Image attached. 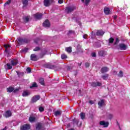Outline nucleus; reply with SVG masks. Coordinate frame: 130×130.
<instances>
[{
    "mask_svg": "<svg viewBox=\"0 0 130 130\" xmlns=\"http://www.w3.org/2000/svg\"><path fill=\"white\" fill-rule=\"evenodd\" d=\"M30 126L28 124H26L23 125L21 127L20 130H28L30 129Z\"/></svg>",
    "mask_w": 130,
    "mask_h": 130,
    "instance_id": "6",
    "label": "nucleus"
},
{
    "mask_svg": "<svg viewBox=\"0 0 130 130\" xmlns=\"http://www.w3.org/2000/svg\"><path fill=\"white\" fill-rule=\"evenodd\" d=\"M26 72H27V74H30V73H31V68H28L26 69Z\"/></svg>",
    "mask_w": 130,
    "mask_h": 130,
    "instance_id": "37",
    "label": "nucleus"
},
{
    "mask_svg": "<svg viewBox=\"0 0 130 130\" xmlns=\"http://www.w3.org/2000/svg\"><path fill=\"white\" fill-rule=\"evenodd\" d=\"M66 50L69 53H71L72 52V47H68L66 48Z\"/></svg>",
    "mask_w": 130,
    "mask_h": 130,
    "instance_id": "26",
    "label": "nucleus"
},
{
    "mask_svg": "<svg viewBox=\"0 0 130 130\" xmlns=\"http://www.w3.org/2000/svg\"><path fill=\"white\" fill-rule=\"evenodd\" d=\"M86 116V114L84 113H81L80 114V117L81 119H84L85 118V117Z\"/></svg>",
    "mask_w": 130,
    "mask_h": 130,
    "instance_id": "31",
    "label": "nucleus"
},
{
    "mask_svg": "<svg viewBox=\"0 0 130 130\" xmlns=\"http://www.w3.org/2000/svg\"><path fill=\"white\" fill-rule=\"evenodd\" d=\"M118 47L120 50H126L127 49V45L124 43H120L119 44Z\"/></svg>",
    "mask_w": 130,
    "mask_h": 130,
    "instance_id": "1",
    "label": "nucleus"
},
{
    "mask_svg": "<svg viewBox=\"0 0 130 130\" xmlns=\"http://www.w3.org/2000/svg\"><path fill=\"white\" fill-rule=\"evenodd\" d=\"M11 2V0H9L7 2H6L4 6H7V5H10V3Z\"/></svg>",
    "mask_w": 130,
    "mask_h": 130,
    "instance_id": "39",
    "label": "nucleus"
},
{
    "mask_svg": "<svg viewBox=\"0 0 130 130\" xmlns=\"http://www.w3.org/2000/svg\"><path fill=\"white\" fill-rule=\"evenodd\" d=\"M117 125H118L119 128H120V126H119V123H118V122H117Z\"/></svg>",
    "mask_w": 130,
    "mask_h": 130,
    "instance_id": "53",
    "label": "nucleus"
},
{
    "mask_svg": "<svg viewBox=\"0 0 130 130\" xmlns=\"http://www.w3.org/2000/svg\"><path fill=\"white\" fill-rule=\"evenodd\" d=\"M35 19H41L42 17V14L37 13L34 15Z\"/></svg>",
    "mask_w": 130,
    "mask_h": 130,
    "instance_id": "17",
    "label": "nucleus"
},
{
    "mask_svg": "<svg viewBox=\"0 0 130 130\" xmlns=\"http://www.w3.org/2000/svg\"><path fill=\"white\" fill-rule=\"evenodd\" d=\"M7 69L8 70H11L12 69V65L10 63H7V65H5V69Z\"/></svg>",
    "mask_w": 130,
    "mask_h": 130,
    "instance_id": "21",
    "label": "nucleus"
},
{
    "mask_svg": "<svg viewBox=\"0 0 130 130\" xmlns=\"http://www.w3.org/2000/svg\"><path fill=\"white\" fill-rule=\"evenodd\" d=\"M104 35V31L103 30H96L95 35L96 36H102Z\"/></svg>",
    "mask_w": 130,
    "mask_h": 130,
    "instance_id": "9",
    "label": "nucleus"
},
{
    "mask_svg": "<svg viewBox=\"0 0 130 130\" xmlns=\"http://www.w3.org/2000/svg\"><path fill=\"white\" fill-rule=\"evenodd\" d=\"M4 115L6 117H10V116H12V112L10 111H7Z\"/></svg>",
    "mask_w": 130,
    "mask_h": 130,
    "instance_id": "16",
    "label": "nucleus"
},
{
    "mask_svg": "<svg viewBox=\"0 0 130 130\" xmlns=\"http://www.w3.org/2000/svg\"><path fill=\"white\" fill-rule=\"evenodd\" d=\"M39 99H40V95H37L34 96L31 99V103H35V102H37Z\"/></svg>",
    "mask_w": 130,
    "mask_h": 130,
    "instance_id": "3",
    "label": "nucleus"
},
{
    "mask_svg": "<svg viewBox=\"0 0 130 130\" xmlns=\"http://www.w3.org/2000/svg\"><path fill=\"white\" fill-rule=\"evenodd\" d=\"M46 68H47V69H54V66L48 64L46 66Z\"/></svg>",
    "mask_w": 130,
    "mask_h": 130,
    "instance_id": "30",
    "label": "nucleus"
},
{
    "mask_svg": "<svg viewBox=\"0 0 130 130\" xmlns=\"http://www.w3.org/2000/svg\"><path fill=\"white\" fill-rule=\"evenodd\" d=\"M91 55L93 57H95L96 56V53H92Z\"/></svg>",
    "mask_w": 130,
    "mask_h": 130,
    "instance_id": "44",
    "label": "nucleus"
},
{
    "mask_svg": "<svg viewBox=\"0 0 130 130\" xmlns=\"http://www.w3.org/2000/svg\"><path fill=\"white\" fill-rule=\"evenodd\" d=\"M116 74H117V72L115 71H114L113 73V75H116Z\"/></svg>",
    "mask_w": 130,
    "mask_h": 130,
    "instance_id": "51",
    "label": "nucleus"
},
{
    "mask_svg": "<svg viewBox=\"0 0 130 130\" xmlns=\"http://www.w3.org/2000/svg\"><path fill=\"white\" fill-rule=\"evenodd\" d=\"M107 116L109 119H111L113 117V115H112V114L108 113Z\"/></svg>",
    "mask_w": 130,
    "mask_h": 130,
    "instance_id": "24",
    "label": "nucleus"
},
{
    "mask_svg": "<svg viewBox=\"0 0 130 130\" xmlns=\"http://www.w3.org/2000/svg\"><path fill=\"white\" fill-rule=\"evenodd\" d=\"M7 91L9 93H11V92H13V91H14V88L12 87H9L8 88H7Z\"/></svg>",
    "mask_w": 130,
    "mask_h": 130,
    "instance_id": "23",
    "label": "nucleus"
},
{
    "mask_svg": "<svg viewBox=\"0 0 130 130\" xmlns=\"http://www.w3.org/2000/svg\"><path fill=\"white\" fill-rule=\"evenodd\" d=\"M17 63H18V60L14 59L11 60L12 66H17Z\"/></svg>",
    "mask_w": 130,
    "mask_h": 130,
    "instance_id": "20",
    "label": "nucleus"
},
{
    "mask_svg": "<svg viewBox=\"0 0 130 130\" xmlns=\"http://www.w3.org/2000/svg\"><path fill=\"white\" fill-rule=\"evenodd\" d=\"M43 26L44 27H46V28L50 27V23L49 22V21L46 20L43 23Z\"/></svg>",
    "mask_w": 130,
    "mask_h": 130,
    "instance_id": "8",
    "label": "nucleus"
},
{
    "mask_svg": "<svg viewBox=\"0 0 130 130\" xmlns=\"http://www.w3.org/2000/svg\"><path fill=\"white\" fill-rule=\"evenodd\" d=\"M82 3H85V0H81Z\"/></svg>",
    "mask_w": 130,
    "mask_h": 130,
    "instance_id": "57",
    "label": "nucleus"
},
{
    "mask_svg": "<svg viewBox=\"0 0 130 130\" xmlns=\"http://www.w3.org/2000/svg\"><path fill=\"white\" fill-rule=\"evenodd\" d=\"M101 85H102V84L98 82H94L91 83V86H92V87H100Z\"/></svg>",
    "mask_w": 130,
    "mask_h": 130,
    "instance_id": "7",
    "label": "nucleus"
},
{
    "mask_svg": "<svg viewBox=\"0 0 130 130\" xmlns=\"http://www.w3.org/2000/svg\"><path fill=\"white\" fill-rule=\"evenodd\" d=\"M19 91V89H15V90H14V92H17V91Z\"/></svg>",
    "mask_w": 130,
    "mask_h": 130,
    "instance_id": "54",
    "label": "nucleus"
},
{
    "mask_svg": "<svg viewBox=\"0 0 130 130\" xmlns=\"http://www.w3.org/2000/svg\"><path fill=\"white\" fill-rule=\"evenodd\" d=\"M90 2H91V0H85V5H86L87 6V5H88V4L90 3Z\"/></svg>",
    "mask_w": 130,
    "mask_h": 130,
    "instance_id": "41",
    "label": "nucleus"
},
{
    "mask_svg": "<svg viewBox=\"0 0 130 130\" xmlns=\"http://www.w3.org/2000/svg\"><path fill=\"white\" fill-rule=\"evenodd\" d=\"M118 77H119V78H122L123 77V73H122V71H119V74H118Z\"/></svg>",
    "mask_w": 130,
    "mask_h": 130,
    "instance_id": "25",
    "label": "nucleus"
},
{
    "mask_svg": "<svg viewBox=\"0 0 130 130\" xmlns=\"http://www.w3.org/2000/svg\"><path fill=\"white\" fill-rule=\"evenodd\" d=\"M37 87V84H36V83H34L32 84V86H30V88H33V87Z\"/></svg>",
    "mask_w": 130,
    "mask_h": 130,
    "instance_id": "36",
    "label": "nucleus"
},
{
    "mask_svg": "<svg viewBox=\"0 0 130 130\" xmlns=\"http://www.w3.org/2000/svg\"><path fill=\"white\" fill-rule=\"evenodd\" d=\"M30 94H31L30 91H29L28 90H25L23 91V92L22 93V96H23V97H27V96H29V95H30Z\"/></svg>",
    "mask_w": 130,
    "mask_h": 130,
    "instance_id": "10",
    "label": "nucleus"
},
{
    "mask_svg": "<svg viewBox=\"0 0 130 130\" xmlns=\"http://www.w3.org/2000/svg\"><path fill=\"white\" fill-rule=\"evenodd\" d=\"M75 10V7H67L66 8V11L68 12V13H71V12H73Z\"/></svg>",
    "mask_w": 130,
    "mask_h": 130,
    "instance_id": "13",
    "label": "nucleus"
},
{
    "mask_svg": "<svg viewBox=\"0 0 130 130\" xmlns=\"http://www.w3.org/2000/svg\"><path fill=\"white\" fill-rule=\"evenodd\" d=\"M81 64H82L81 63H80V64H79V66H81Z\"/></svg>",
    "mask_w": 130,
    "mask_h": 130,
    "instance_id": "60",
    "label": "nucleus"
},
{
    "mask_svg": "<svg viewBox=\"0 0 130 130\" xmlns=\"http://www.w3.org/2000/svg\"><path fill=\"white\" fill-rule=\"evenodd\" d=\"M104 13L106 15H109L110 14V9L108 7H105L104 8Z\"/></svg>",
    "mask_w": 130,
    "mask_h": 130,
    "instance_id": "11",
    "label": "nucleus"
},
{
    "mask_svg": "<svg viewBox=\"0 0 130 130\" xmlns=\"http://www.w3.org/2000/svg\"><path fill=\"white\" fill-rule=\"evenodd\" d=\"M25 20L26 22H28V21H29V17H25Z\"/></svg>",
    "mask_w": 130,
    "mask_h": 130,
    "instance_id": "45",
    "label": "nucleus"
},
{
    "mask_svg": "<svg viewBox=\"0 0 130 130\" xmlns=\"http://www.w3.org/2000/svg\"><path fill=\"white\" fill-rule=\"evenodd\" d=\"M100 125H103L104 127H108L109 125V122L105 121H102L100 122Z\"/></svg>",
    "mask_w": 130,
    "mask_h": 130,
    "instance_id": "5",
    "label": "nucleus"
},
{
    "mask_svg": "<svg viewBox=\"0 0 130 130\" xmlns=\"http://www.w3.org/2000/svg\"><path fill=\"white\" fill-rule=\"evenodd\" d=\"M87 35H84V36H83V38H84V39H87Z\"/></svg>",
    "mask_w": 130,
    "mask_h": 130,
    "instance_id": "49",
    "label": "nucleus"
},
{
    "mask_svg": "<svg viewBox=\"0 0 130 130\" xmlns=\"http://www.w3.org/2000/svg\"><path fill=\"white\" fill-rule=\"evenodd\" d=\"M53 2V0H44V6H45V7H49V6H50Z\"/></svg>",
    "mask_w": 130,
    "mask_h": 130,
    "instance_id": "2",
    "label": "nucleus"
},
{
    "mask_svg": "<svg viewBox=\"0 0 130 130\" xmlns=\"http://www.w3.org/2000/svg\"><path fill=\"white\" fill-rule=\"evenodd\" d=\"M89 66H90V63H88V62H87V63H85V67H86V68H89Z\"/></svg>",
    "mask_w": 130,
    "mask_h": 130,
    "instance_id": "42",
    "label": "nucleus"
},
{
    "mask_svg": "<svg viewBox=\"0 0 130 130\" xmlns=\"http://www.w3.org/2000/svg\"><path fill=\"white\" fill-rule=\"evenodd\" d=\"M17 74L19 77H21V75L22 74V73H19V72L18 71H17Z\"/></svg>",
    "mask_w": 130,
    "mask_h": 130,
    "instance_id": "47",
    "label": "nucleus"
},
{
    "mask_svg": "<svg viewBox=\"0 0 130 130\" xmlns=\"http://www.w3.org/2000/svg\"><path fill=\"white\" fill-rule=\"evenodd\" d=\"M99 54L100 56H103L105 54V52L104 51H101L99 52Z\"/></svg>",
    "mask_w": 130,
    "mask_h": 130,
    "instance_id": "27",
    "label": "nucleus"
},
{
    "mask_svg": "<svg viewBox=\"0 0 130 130\" xmlns=\"http://www.w3.org/2000/svg\"><path fill=\"white\" fill-rule=\"evenodd\" d=\"M40 83L42 85H44V79H43V78H41L40 79Z\"/></svg>",
    "mask_w": 130,
    "mask_h": 130,
    "instance_id": "34",
    "label": "nucleus"
},
{
    "mask_svg": "<svg viewBox=\"0 0 130 130\" xmlns=\"http://www.w3.org/2000/svg\"><path fill=\"white\" fill-rule=\"evenodd\" d=\"M2 130H7V127H5L4 128H3Z\"/></svg>",
    "mask_w": 130,
    "mask_h": 130,
    "instance_id": "56",
    "label": "nucleus"
},
{
    "mask_svg": "<svg viewBox=\"0 0 130 130\" xmlns=\"http://www.w3.org/2000/svg\"><path fill=\"white\" fill-rule=\"evenodd\" d=\"M109 71V69L107 67H103L101 69L102 73H106V72H108Z\"/></svg>",
    "mask_w": 130,
    "mask_h": 130,
    "instance_id": "19",
    "label": "nucleus"
},
{
    "mask_svg": "<svg viewBox=\"0 0 130 130\" xmlns=\"http://www.w3.org/2000/svg\"><path fill=\"white\" fill-rule=\"evenodd\" d=\"M108 74H106L104 76H102V78L104 80H105L106 81V80H107V79L108 78Z\"/></svg>",
    "mask_w": 130,
    "mask_h": 130,
    "instance_id": "32",
    "label": "nucleus"
},
{
    "mask_svg": "<svg viewBox=\"0 0 130 130\" xmlns=\"http://www.w3.org/2000/svg\"><path fill=\"white\" fill-rule=\"evenodd\" d=\"M4 47L6 48L5 52H8V48L11 47L10 45H4Z\"/></svg>",
    "mask_w": 130,
    "mask_h": 130,
    "instance_id": "29",
    "label": "nucleus"
},
{
    "mask_svg": "<svg viewBox=\"0 0 130 130\" xmlns=\"http://www.w3.org/2000/svg\"><path fill=\"white\" fill-rule=\"evenodd\" d=\"M39 110L40 112H42L44 111V108L42 107H40L39 108Z\"/></svg>",
    "mask_w": 130,
    "mask_h": 130,
    "instance_id": "35",
    "label": "nucleus"
},
{
    "mask_svg": "<svg viewBox=\"0 0 130 130\" xmlns=\"http://www.w3.org/2000/svg\"><path fill=\"white\" fill-rule=\"evenodd\" d=\"M31 60H34V61H36L37 60V56L36 54H31L30 56Z\"/></svg>",
    "mask_w": 130,
    "mask_h": 130,
    "instance_id": "14",
    "label": "nucleus"
},
{
    "mask_svg": "<svg viewBox=\"0 0 130 130\" xmlns=\"http://www.w3.org/2000/svg\"><path fill=\"white\" fill-rule=\"evenodd\" d=\"M89 103H90V104H93L94 103V102H93V101H89Z\"/></svg>",
    "mask_w": 130,
    "mask_h": 130,
    "instance_id": "52",
    "label": "nucleus"
},
{
    "mask_svg": "<svg viewBox=\"0 0 130 130\" xmlns=\"http://www.w3.org/2000/svg\"><path fill=\"white\" fill-rule=\"evenodd\" d=\"M62 3H63V0H59L58 1L59 4H62Z\"/></svg>",
    "mask_w": 130,
    "mask_h": 130,
    "instance_id": "46",
    "label": "nucleus"
},
{
    "mask_svg": "<svg viewBox=\"0 0 130 130\" xmlns=\"http://www.w3.org/2000/svg\"><path fill=\"white\" fill-rule=\"evenodd\" d=\"M119 42V40L118 38L116 39L115 44H117V43H118Z\"/></svg>",
    "mask_w": 130,
    "mask_h": 130,
    "instance_id": "43",
    "label": "nucleus"
},
{
    "mask_svg": "<svg viewBox=\"0 0 130 130\" xmlns=\"http://www.w3.org/2000/svg\"><path fill=\"white\" fill-rule=\"evenodd\" d=\"M35 42H36V43H38V42H37L36 41H35Z\"/></svg>",
    "mask_w": 130,
    "mask_h": 130,
    "instance_id": "58",
    "label": "nucleus"
},
{
    "mask_svg": "<svg viewBox=\"0 0 130 130\" xmlns=\"http://www.w3.org/2000/svg\"><path fill=\"white\" fill-rule=\"evenodd\" d=\"M36 130H42V125L40 123H38L37 124L36 127Z\"/></svg>",
    "mask_w": 130,
    "mask_h": 130,
    "instance_id": "12",
    "label": "nucleus"
},
{
    "mask_svg": "<svg viewBox=\"0 0 130 130\" xmlns=\"http://www.w3.org/2000/svg\"><path fill=\"white\" fill-rule=\"evenodd\" d=\"M39 49H40L39 48V47H36V48H35V49H34V51H38V50H39Z\"/></svg>",
    "mask_w": 130,
    "mask_h": 130,
    "instance_id": "40",
    "label": "nucleus"
},
{
    "mask_svg": "<svg viewBox=\"0 0 130 130\" xmlns=\"http://www.w3.org/2000/svg\"><path fill=\"white\" fill-rule=\"evenodd\" d=\"M71 32H72V31H69V33H71Z\"/></svg>",
    "mask_w": 130,
    "mask_h": 130,
    "instance_id": "59",
    "label": "nucleus"
},
{
    "mask_svg": "<svg viewBox=\"0 0 130 130\" xmlns=\"http://www.w3.org/2000/svg\"><path fill=\"white\" fill-rule=\"evenodd\" d=\"M36 119V118L34 116H30L29 118V121L30 122H34Z\"/></svg>",
    "mask_w": 130,
    "mask_h": 130,
    "instance_id": "18",
    "label": "nucleus"
},
{
    "mask_svg": "<svg viewBox=\"0 0 130 130\" xmlns=\"http://www.w3.org/2000/svg\"><path fill=\"white\" fill-rule=\"evenodd\" d=\"M22 4L23 5V7H26V6L28 5V0H22Z\"/></svg>",
    "mask_w": 130,
    "mask_h": 130,
    "instance_id": "22",
    "label": "nucleus"
},
{
    "mask_svg": "<svg viewBox=\"0 0 130 130\" xmlns=\"http://www.w3.org/2000/svg\"><path fill=\"white\" fill-rule=\"evenodd\" d=\"M98 105L100 108L102 107V106H104V105H105V104L104 103V100H101V101L99 102Z\"/></svg>",
    "mask_w": 130,
    "mask_h": 130,
    "instance_id": "15",
    "label": "nucleus"
},
{
    "mask_svg": "<svg viewBox=\"0 0 130 130\" xmlns=\"http://www.w3.org/2000/svg\"><path fill=\"white\" fill-rule=\"evenodd\" d=\"M60 114H61V112L59 111H57L54 113L55 116H58V115H60Z\"/></svg>",
    "mask_w": 130,
    "mask_h": 130,
    "instance_id": "28",
    "label": "nucleus"
},
{
    "mask_svg": "<svg viewBox=\"0 0 130 130\" xmlns=\"http://www.w3.org/2000/svg\"><path fill=\"white\" fill-rule=\"evenodd\" d=\"M78 126H82V122H80L79 125H78Z\"/></svg>",
    "mask_w": 130,
    "mask_h": 130,
    "instance_id": "55",
    "label": "nucleus"
},
{
    "mask_svg": "<svg viewBox=\"0 0 130 130\" xmlns=\"http://www.w3.org/2000/svg\"><path fill=\"white\" fill-rule=\"evenodd\" d=\"M61 58L62 59H66V58H68V56L65 54H62L61 55Z\"/></svg>",
    "mask_w": 130,
    "mask_h": 130,
    "instance_id": "33",
    "label": "nucleus"
},
{
    "mask_svg": "<svg viewBox=\"0 0 130 130\" xmlns=\"http://www.w3.org/2000/svg\"><path fill=\"white\" fill-rule=\"evenodd\" d=\"M113 18H114V20H116V19L117 18V16L115 15V16H113Z\"/></svg>",
    "mask_w": 130,
    "mask_h": 130,
    "instance_id": "50",
    "label": "nucleus"
},
{
    "mask_svg": "<svg viewBox=\"0 0 130 130\" xmlns=\"http://www.w3.org/2000/svg\"><path fill=\"white\" fill-rule=\"evenodd\" d=\"M16 42L19 45H21L23 44V43H27V41L26 40H24L22 38H18L16 41Z\"/></svg>",
    "mask_w": 130,
    "mask_h": 130,
    "instance_id": "4",
    "label": "nucleus"
},
{
    "mask_svg": "<svg viewBox=\"0 0 130 130\" xmlns=\"http://www.w3.org/2000/svg\"><path fill=\"white\" fill-rule=\"evenodd\" d=\"M23 51H24L25 52H27V51H28V48H25L23 50Z\"/></svg>",
    "mask_w": 130,
    "mask_h": 130,
    "instance_id": "48",
    "label": "nucleus"
},
{
    "mask_svg": "<svg viewBox=\"0 0 130 130\" xmlns=\"http://www.w3.org/2000/svg\"><path fill=\"white\" fill-rule=\"evenodd\" d=\"M114 40L113 39V38H111L109 40V43H113Z\"/></svg>",
    "mask_w": 130,
    "mask_h": 130,
    "instance_id": "38",
    "label": "nucleus"
}]
</instances>
